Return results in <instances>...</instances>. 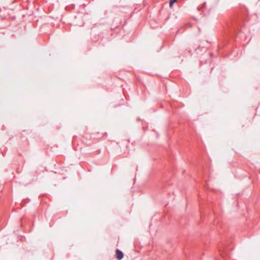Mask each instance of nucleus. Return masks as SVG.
Returning <instances> with one entry per match:
<instances>
[{"mask_svg": "<svg viewBox=\"0 0 260 260\" xmlns=\"http://www.w3.org/2000/svg\"><path fill=\"white\" fill-rule=\"evenodd\" d=\"M116 258L118 259L121 260L123 257V253L122 252V251L118 249H117L116 250Z\"/></svg>", "mask_w": 260, "mask_h": 260, "instance_id": "f257e3e1", "label": "nucleus"}, {"mask_svg": "<svg viewBox=\"0 0 260 260\" xmlns=\"http://www.w3.org/2000/svg\"><path fill=\"white\" fill-rule=\"evenodd\" d=\"M177 0H170V3H169V6L171 8L173 7V4H174L175 2H176Z\"/></svg>", "mask_w": 260, "mask_h": 260, "instance_id": "f03ea898", "label": "nucleus"}, {"mask_svg": "<svg viewBox=\"0 0 260 260\" xmlns=\"http://www.w3.org/2000/svg\"><path fill=\"white\" fill-rule=\"evenodd\" d=\"M224 253L223 252V253L221 252V255H222V256H223V257L224 256V255H224Z\"/></svg>", "mask_w": 260, "mask_h": 260, "instance_id": "7ed1b4c3", "label": "nucleus"}]
</instances>
